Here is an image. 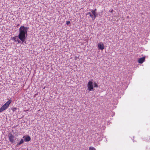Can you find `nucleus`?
I'll return each instance as SVG.
<instances>
[{"label": "nucleus", "mask_w": 150, "mask_h": 150, "mask_svg": "<svg viewBox=\"0 0 150 150\" xmlns=\"http://www.w3.org/2000/svg\"><path fill=\"white\" fill-rule=\"evenodd\" d=\"M28 29V27H25L23 26H21L19 28V32L18 37L22 41V43L24 42L26 43L25 40L28 35L27 31Z\"/></svg>", "instance_id": "f257e3e1"}, {"label": "nucleus", "mask_w": 150, "mask_h": 150, "mask_svg": "<svg viewBox=\"0 0 150 150\" xmlns=\"http://www.w3.org/2000/svg\"><path fill=\"white\" fill-rule=\"evenodd\" d=\"M11 100H9L1 108H0V112H2L3 111L6 109L9 106L11 102Z\"/></svg>", "instance_id": "f03ea898"}, {"label": "nucleus", "mask_w": 150, "mask_h": 150, "mask_svg": "<svg viewBox=\"0 0 150 150\" xmlns=\"http://www.w3.org/2000/svg\"><path fill=\"white\" fill-rule=\"evenodd\" d=\"M96 9L93 10L91 11L92 13H91L90 12L86 14V15L90 16L94 20L97 16L96 12Z\"/></svg>", "instance_id": "7ed1b4c3"}, {"label": "nucleus", "mask_w": 150, "mask_h": 150, "mask_svg": "<svg viewBox=\"0 0 150 150\" xmlns=\"http://www.w3.org/2000/svg\"><path fill=\"white\" fill-rule=\"evenodd\" d=\"M93 83L92 81H89L88 84V88L89 91H91L92 90H94L93 85Z\"/></svg>", "instance_id": "20e7f679"}, {"label": "nucleus", "mask_w": 150, "mask_h": 150, "mask_svg": "<svg viewBox=\"0 0 150 150\" xmlns=\"http://www.w3.org/2000/svg\"><path fill=\"white\" fill-rule=\"evenodd\" d=\"M8 136V137L9 140L11 142L13 143L15 142L14 140L15 137L11 133H9Z\"/></svg>", "instance_id": "39448f33"}, {"label": "nucleus", "mask_w": 150, "mask_h": 150, "mask_svg": "<svg viewBox=\"0 0 150 150\" xmlns=\"http://www.w3.org/2000/svg\"><path fill=\"white\" fill-rule=\"evenodd\" d=\"M98 46L99 49L103 50L104 49L105 46L103 42H100L98 44Z\"/></svg>", "instance_id": "423d86ee"}, {"label": "nucleus", "mask_w": 150, "mask_h": 150, "mask_svg": "<svg viewBox=\"0 0 150 150\" xmlns=\"http://www.w3.org/2000/svg\"><path fill=\"white\" fill-rule=\"evenodd\" d=\"M145 59L144 57L139 58L138 60V62L139 63L142 64L145 60Z\"/></svg>", "instance_id": "0eeeda50"}, {"label": "nucleus", "mask_w": 150, "mask_h": 150, "mask_svg": "<svg viewBox=\"0 0 150 150\" xmlns=\"http://www.w3.org/2000/svg\"><path fill=\"white\" fill-rule=\"evenodd\" d=\"M23 138L25 140L26 142H28L31 140V138L30 137L28 136L27 137H25V136L23 137Z\"/></svg>", "instance_id": "6e6552de"}, {"label": "nucleus", "mask_w": 150, "mask_h": 150, "mask_svg": "<svg viewBox=\"0 0 150 150\" xmlns=\"http://www.w3.org/2000/svg\"><path fill=\"white\" fill-rule=\"evenodd\" d=\"M17 36H16L14 37H13L12 39L14 40L15 42H18V43H19L20 42V41L18 39Z\"/></svg>", "instance_id": "1a4fd4ad"}, {"label": "nucleus", "mask_w": 150, "mask_h": 150, "mask_svg": "<svg viewBox=\"0 0 150 150\" xmlns=\"http://www.w3.org/2000/svg\"><path fill=\"white\" fill-rule=\"evenodd\" d=\"M24 142V140L23 139H21V140L20 141V142L19 143H18L17 145L16 146H19L21 144L23 143Z\"/></svg>", "instance_id": "9d476101"}, {"label": "nucleus", "mask_w": 150, "mask_h": 150, "mask_svg": "<svg viewBox=\"0 0 150 150\" xmlns=\"http://www.w3.org/2000/svg\"><path fill=\"white\" fill-rule=\"evenodd\" d=\"M89 150H96V149L93 147L90 146L89 148Z\"/></svg>", "instance_id": "9b49d317"}, {"label": "nucleus", "mask_w": 150, "mask_h": 150, "mask_svg": "<svg viewBox=\"0 0 150 150\" xmlns=\"http://www.w3.org/2000/svg\"><path fill=\"white\" fill-rule=\"evenodd\" d=\"M94 87H98V86L96 82H94Z\"/></svg>", "instance_id": "f8f14e48"}, {"label": "nucleus", "mask_w": 150, "mask_h": 150, "mask_svg": "<svg viewBox=\"0 0 150 150\" xmlns=\"http://www.w3.org/2000/svg\"><path fill=\"white\" fill-rule=\"evenodd\" d=\"M70 23V21H66V24L67 25H69V24Z\"/></svg>", "instance_id": "ddd939ff"}, {"label": "nucleus", "mask_w": 150, "mask_h": 150, "mask_svg": "<svg viewBox=\"0 0 150 150\" xmlns=\"http://www.w3.org/2000/svg\"><path fill=\"white\" fill-rule=\"evenodd\" d=\"M113 11V10L112 9V10H111V11H109V12H110L111 13H112Z\"/></svg>", "instance_id": "4468645a"}, {"label": "nucleus", "mask_w": 150, "mask_h": 150, "mask_svg": "<svg viewBox=\"0 0 150 150\" xmlns=\"http://www.w3.org/2000/svg\"><path fill=\"white\" fill-rule=\"evenodd\" d=\"M127 18H129V16H127Z\"/></svg>", "instance_id": "2eb2a0df"}]
</instances>
